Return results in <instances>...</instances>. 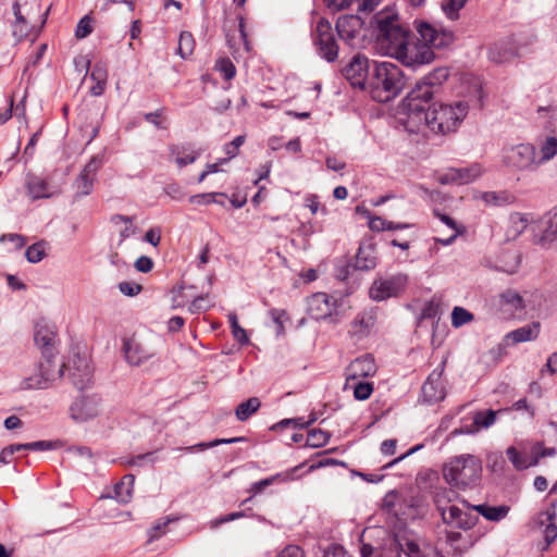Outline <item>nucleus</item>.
<instances>
[{
    "label": "nucleus",
    "instance_id": "obj_1",
    "mask_svg": "<svg viewBox=\"0 0 557 557\" xmlns=\"http://www.w3.org/2000/svg\"><path fill=\"white\" fill-rule=\"evenodd\" d=\"M371 24L376 29V50L410 67L431 63L435 59L432 48L447 47L455 39L451 30L420 22L417 24V32L421 42H413L410 29L392 9L376 13Z\"/></svg>",
    "mask_w": 557,
    "mask_h": 557
},
{
    "label": "nucleus",
    "instance_id": "obj_2",
    "mask_svg": "<svg viewBox=\"0 0 557 557\" xmlns=\"http://www.w3.org/2000/svg\"><path fill=\"white\" fill-rule=\"evenodd\" d=\"M469 106L465 101L453 104L429 103L418 104L417 110H403L400 122L410 133H419L429 127L437 134L455 132L467 116Z\"/></svg>",
    "mask_w": 557,
    "mask_h": 557
},
{
    "label": "nucleus",
    "instance_id": "obj_3",
    "mask_svg": "<svg viewBox=\"0 0 557 557\" xmlns=\"http://www.w3.org/2000/svg\"><path fill=\"white\" fill-rule=\"evenodd\" d=\"M407 84L403 70L392 62L372 63L368 86L373 100L388 102L396 98Z\"/></svg>",
    "mask_w": 557,
    "mask_h": 557
},
{
    "label": "nucleus",
    "instance_id": "obj_4",
    "mask_svg": "<svg viewBox=\"0 0 557 557\" xmlns=\"http://www.w3.org/2000/svg\"><path fill=\"white\" fill-rule=\"evenodd\" d=\"M445 481L457 488L467 490L476 486L482 475L481 460L470 454L450 458L444 466Z\"/></svg>",
    "mask_w": 557,
    "mask_h": 557
},
{
    "label": "nucleus",
    "instance_id": "obj_5",
    "mask_svg": "<svg viewBox=\"0 0 557 557\" xmlns=\"http://www.w3.org/2000/svg\"><path fill=\"white\" fill-rule=\"evenodd\" d=\"M36 345L41 350L42 361L38 366V375L35 377L36 383L54 382L62 377L63 364L55 363L53 360L55 355V332L48 325H36L35 336Z\"/></svg>",
    "mask_w": 557,
    "mask_h": 557
},
{
    "label": "nucleus",
    "instance_id": "obj_6",
    "mask_svg": "<svg viewBox=\"0 0 557 557\" xmlns=\"http://www.w3.org/2000/svg\"><path fill=\"white\" fill-rule=\"evenodd\" d=\"M448 78L446 67H437L417 82L414 88L403 101V110H417L418 104L429 103L438 91L442 84Z\"/></svg>",
    "mask_w": 557,
    "mask_h": 557
},
{
    "label": "nucleus",
    "instance_id": "obj_7",
    "mask_svg": "<svg viewBox=\"0 0 557 557\" xmlns=\"http://www.w3.org/2000/svg\"><path fill=\"white\" fill-rule=\"evenodd\" d=\"M454 492L451 490H444L435 495V505L441 513L442 520L445 524L453 528L469 530L476 524L478 517L471 512L472 507L468 503L463 502L467 509L459 508L456 505H449L450 495Z\"/></svg>",
    "mask_w": 557,
    "mask_h": 557
},
{
    "label": "nucleus",
    "instance_id": "obj_8",
    "mask_svg": "<svg viewBox=\"0 0 557 557\" xmlns=\"http://www.w3.org/2000/svg\"><path fill=\"white\" fill-rule=\"evenodd\" d=\"M101 407L100 395L95 393L90 385H81L70 405V417L76 423H84L97 418L101 412Z\"/></svg>",
    "mask_w": 557,
    "mask_h": 557
},
{
    "label": "nucleus",
    "instance_id": "obj_9",
    "mask_svg": "<svg viewBox=\"0 0 557 557\" xmlns=\"http://www.w3.org/2000/svg\"><path fill=\"white\" fill-rule=\"evenodd\" d=\"M502 162L508 170L513 172L534 171L540 166L536 148L529 143L504 147Z\"/></svg>",
    "mask_w": 557,
    "mask_h": 557
},
{
    "label": "nucleus",
    "instance_id": "obj_10",
    "mask_svg": "<svg viewBox=\"0 0 557 557\" xmlns=\"http://www.w3.org/2000/svg\"><path fill=\"white\" fill-rule=\"evenodd\" d=\"M312 41L318 54L325 61L332 63L338 57V44L332 24L329 20L321 17L313 32Z\"/></svg>",
    "mask_w": 557,
    "mask_h": 557
},
{
    "label": "nucleus",
    "instance_id": "obj_11",
    "mask_svg": "<svg viewBox=\"0 0 557 557\" xmlns=\"http://www.w3.org/2000/svg\"><path fill=\"white\" fill-rule=\"evenodd\" d=\"M406 284L407 276L404 274L375 280L369 290L370 298L383 301L391 297H397L405 289Z\"/></svg>",
    "mask_w": 557,
    "mask_h": 557
},
{
    "label": "nucleus",
    "instance_id": "obj_12",
    "mask_svg": "<svg viewBox=\"0 0 557 557\" xmlns=\"http://www.w3.org/2000/svg\"><path fill=\"white\" fill-rule=\"evenodd\" d=\"M404 537L386 534L379 546L363 543L360 547L361 557H401L404 553Z\"/></svg>",
    "mask_w": 557,
    "mask_h": 557
},
{
    "label": "nucleus",
    "instance_id": "obj_13",
    "mask_svg": "<svg viewBox=\"0 0 557 557\" xmlns=\"http://www.w3.org/2000/svg\"><path fill=\"white\" fill-rule=\"evenodd\" d=\"M372 66L369 59L362 54H356L343 69V74L355 87L364 88L368 84Z\"/></svg>",
    "mask_w": 557,
    "mask_h": 557
},
{
    "label": "nucleus",
    "instance_id": "obj_14",
    "mask_svg": "<svg viewBox=\"0 0 557 557\" xmlns=\"http://www.w3.org/2000/svg\"><path fill=\"white\" fill-rule=\"evenodd\" d=\"M123 351L126 361L131 366H140L151 359L157 350L156 348L144 342H139L136 338H127L123 342Z\"/></svg>",
    "mask_w": 557,
    "mask_h": 557
},
{
    "label": "nucleus",
    "instance_id": "obj_15",
    "mask_svg": "<svg viewBox=\"0 0 557 557\" xmlns=\"http://www.w3.org/2000/svg\"><path fill=\"white\" fill-rule=\"evenodd\" d=\"M307 311L312 319L323 320L336 313V301L325 293H315L307 299Z\"/></svg>",
    "mask_w": 557,
    "mask_h": 557
},
{
    "label": "nucleus",
    "instance_id": "obj_16",
    "mask_svg": "<svg viewBox=\"0 0 557 557\" xmlns=\"http://www.w3.org/2000/svg\"><path fill=\"white\" fill-rule=\"evenodd\" d=\"M376 372V364L371 355L356 358L346 369V383H364L366 379L372 377Z\"/></svg>",
    "mask_w": 557,
    "mask_h": 557
},
{
    "label": "nucleus",
    "instance_id": "obj_17",
    "mask_svg": "<svg viewBox=\"0 0 557 557\" xmlns=\"http://www.w3.org/2000/svg\"><path fill=\"white\" fill-rule=\"evenodd\" d=\"M363 22L357 15H344L336 22V32L342 40L355 47L361 37Z\"/></svg>",
    "mask_w": 557,
    "mask_h": 557
},
{
    "label": "nucleus",
    "instance_id": "obj_18",
    "mask_svg": "<svg viewBox=\"0 0 557 557\" xmlns=\"http://www.w3.org/2000/svg\"><path fill=\"white\" fill-rule=\"evenodd\" d=\"M25 187L33 200L52 198L61 193L59 186L51 185L47 178L32 173L26 176Z\"/></svg>",
    "mask_w": 557,
    "mask_h": 557
},
{
    "label": "nucleus",
    "instance_id": "obj_19",
    "mask_svg": "<svg viewBox=\"0 0 557 557\" xmlns=\"http://www.w3.org/2000/svg\"><path fill=\"white\" fill-rule=\"evenodd\" d=\"M483 172L484 169L480 163H472L465 168L450 169L444 176L441 177V182L443 184H470L476 178H479L483 174Z\"/></svg>",
    "mask_w": 557,
    "mask_h": 557
},
{
    "label": "nucleus",
    "instance_id": "obj_20",
    "mask_svg": "<svg viewBox=\"0 0 557 557\" xmlns=\"http://www.w3.org/2000/svg\"><path fill=\"white\" fill-rule=\"evenodd\" d=\"M508 409H504V411H507ZM499 412H503V410H484V411H476L473 413V421L469 425H462L459 430H455L454 433H461V434H474L478 433L482 429H488L492 426L495 421L496 417Z\"/></svg>",
    "mask_w": 557,
    "mask_h": 557
},
{
    "label": "nucleus",
    "instance_id": "obj_21",
    "mask_svg": "<svg viewBox=\"0 0 557 557\" xmlns=\"http://www.w3.org/2000/svg\"><path fill=\"white\" fill-rule=\"evenodd\" d=\"M537 243L544 248L557 249V208L544 215L543 231Z\"/></svg>",
    "mask_w": 557,
    "mask_h": 557
},
{
    "label": "nucleus",
    "instance_id": "obj_22",
    "mask_svg": "<svg viewBox=\"0 0 557 557\" xmlns=\"http://www.w3.org/2000/svg\"><path fill=\"white\" fill-rule=\"evenodd\" d=\"M92 377V367L85 355H75L70 366V379L73 383H88Z\"/></svg>",
    "mask_w": 557,
    "mask_h": 557
},
{
    "label": "nucleus",
    "instance_id": "obj_23",
    "mask_svg": "<svg viewBox=\"0 0 557 557\" xmlns=\"http://www.w3.org/2000/svg\"><path fill=\"white\" fill-rule=\"evenodd\" d=\"M375 322L376 315L373 310L363 311L351 322L349 334L357 339H362L369 335Z\"/></svg>",
    "mask_w": 557,
    "mask_h": 557
},
{
    "label": "nucleus",
    "instance_id": "obj_24",
    "mask_svg": "<svg viewBox=\"0 0 557 557\" xmlns=\"http://www.w3.org/2000/svg\"><path fill=\"white\" fill-rule=\"evenodd\" d=\"M517 55V47L511 39L497 41L488 48V59L495 63H505Z\"/></svg>",
    "mask_w": 557,
    "mask_h": 557
},
{
    "label": "nucleus",
    "instance_id": "obj_25",
    "mask_svg": "<svg viewBox=\"0 0 557 557\" xmlns=\"http://www.w3.org/2000/svg\"><path fill=\"white\" fill-rule=\"evenodd\" d=\"M404 554L407 557H442L431 543L404 537Z\"/></svg>",
    "mask_w": 557,
    "mask_h": 557
},
{
    "label": "nucleus",
    "instance_id": "obj_26",
    "mask_svg": "<svg viewBox=\"0 0 557 557\" xmlns=\"http://www.w3.org/2000/svg\"><path fill=\"white\" fill-rule=\"evenodd\" d=\"M169 152L180 169L194 163L200 156V151L194 150L189 144L170 145Z\"/></svg>",
    "mask_w": 557,
    "mask_h": 557
},
{
    "label": "nucleus",
    "instance_id": "obj_27",
    "mask_svg": "<svg viewBox=\"0 0 557 557\" xmlns=\"http://www.w3.org/2000/svg\"><path fill=\"white\" fill-rule=\"evenodd\" d=\"M556 509L553 504L546 511L541 512L537 518L540 527H544L543 534L547 545L557 539Z\"/></svg>",
    "mask_w": 557,
    "mask_h": 557
},
{
    "label": "nucleus",
    "instance_id": "obj_28",
    "mask_svg": "<svg viewBox=\"0 0 557 557\" xmlns=\"http://www.w3.org/2000/svg\"><path fill=\"white\" fill-rule=\"evenodd\" d=\"M541 330V323L534 321L530 324L523 325L517 330L509 332L506 335L508 341H511L512 344L534 341L539 337Z\"/></svg>",
    "mask_w": 557,
    "mask_h": 557
},
{
    "label": "nucleus",
    "instance_id": "obj_29",
    "mask_svg": "<svg viewBox=\"0 0 557 557\" xmlns=\"http://www.w3.org/2000/svg\"><path fill=\"white\" fill-rule=\"evenodd\" d=\"M509 506H490L487 504H480L472 506V510L482 515L486 520L498 522L505 519L509 512Z\"/></svg>",
    "mask_w": 557,
    "mask_h": 557
},
{
    "label": "nucleus",
    "instance_id": "obj_30",
    "mask_svg": "<svg viewBox=\"0 0 557 557\" xmlns=\"http://www.w3.org/2000/svg\"><path fill=\"white\" fill-rule=\"evenodd\" d=\"M376 265V257L372 245H361L356 256L355 268L361 271H369Z\"/></svg>",
    "mask_w": 557,
    "mask_h": 557
},
{
    "label": "nucleus",
    "instance_id": "obj_31",
    "mask_svg": "<svg viewBox=\"0 0 557 557\" xmlns=\"http://www.w3.org/2000/svg\"><path fill=\"white\" fill-rule=\"evenodd\" d=\"M135 478L133 474H127L115 484L114 495L112 496L119 503L126 504L131 500L133 494Z\"/></svg>",
    "mask_w": 557,
    "mask_h": 557
},
{
    "label": "nucleus",
    "instance_id": "obj_32",
    "mask_svg": "<svg viewBox=\"0 0 557 557\" xmlns=\"http://www.w3.org/2000/svg\"><path fill=\"white\" fill-rule=\"evenodd\" d=\"M446 396L444 385H422L420 400L426 405H435Z\"/></svg>",
    "mask_w": 557,
    "mask_h": 557
},
{
    "label": "nucleus",
    "instance_id": "obj_33",
    "mask_svg": "<svg viewBox=\"0 0 557 557\" xmlns=\"http://www.w3.org/2000/svg\"><path fill=\"white\" fill-rule=\"evenodd\" d=\"M530 222L528 214L519 212L511 213L509 216V227L507 230V237L510 239L517 238L524 232Z\"/></svg>",
    "mask_w": 557,
    "mask_h": 557
},
{
    "label": "nucleus",
    "instance_id": "obj_34",
    "mask_svg": "<svg viewBox=\"0 0 557 557\" xmlns=\"http://www.w3.org/2000/svg\"><path fill=\"white\" fill-rule=\"evenodd\" d=\"M480 198L484 203L491 206H506L516 201V197L507 190L485 191Z\"/></svg>",
    "mask_w": 557,
    "mask_h": 557
},
{
    "label": "nucleus",
    "instance_id": "obj_35",
    "mask_svg": "<svg viewBox=\"0 0 557 557\" xmlns=\"http://www.w3.org/2000/svg\"><path fill=\"white\" fill-rule=\"evenodd\" d=\"M260 406L261 401L258 397H250L236 407L235 416L238 421H247L253 413L259 410Z\"/></svg>",
    "mask_w": 557,
    "mask_h": 557
},
{
    "label": "nucleus",
    "instance_id": "obj_36",
    "mask_svg": "<svg viewBox=\"0 0 557 557\" xmlns=\"http://www.w3.org/2000/svg\"><path fill=\"white\" fill-rule=\"evenodd\" d=\"M506 455L516 470H524L529 467L536 466V460H531V456L528 457L517 450L516 447L510 446L506 449Z\"/></svg>",
    "mask_w": 557,
    "mask_h": 557
},
{
    "label": "nucleus",
    "instance_id": "obj_37",
    "mask_svg": "<svg viewBox=\"0 0 557 557\" xmlns=\"http://www.w3.org/2000/svg\"><path fill=\"white\" fill-rule=\"evenodd\" d=\"M292 475L289 473H277L270 478L260 480L258 482H255L250 485L248 492L256 495L261 492H263L268 486L278 483V482H285L290 480Z\"/></svg>",
    "mask_w": 557,
    "mask_h": 557
},
{
    "label": "nucleus",
    "instance_id": "obj_38",
    "mask_svg": "<svg viewBox=\"0 0 557 557\" xmlns=\"http://www.w3.org/2000/svg\"><path fill=\"white\" fill-rule=\"evenodd\" d=\"M94 186V178L88 176L87 174L81 172L77 178L73 183V188L75 190L74 198L78 199L81 197L87 196L91 193Z\"/></svg>",
    "mask_w": 557,
    "mask_h": 557
},
{
    "label": "nucleus",
    "instance_id": "obj_39",
    "mask_svg": "<svg viewBox=\"0 0 557 557\" xmlns=\"http://www.w3.org/2000/svg\"><path fill=\"white\" fill-rule=\"evenodd\" d=\"M434 214L440 219L441 222H443L453 231V234L447 238H435L437 243L448 246L457 238L458 234L460 233L458 225L456 221L447 214L441 213L437 210L434 211Z\"/></svg>",
    "mask_w": 557,
    "mask_h": 557
},
{
    "label": "nucleus",
    "instance_id": "obj_40",
    "mask_svg": "<svg viewBox=\"0 0 557 557\" xmlns=\"http://www.w3.org/2000/svg\"><path fill=\"white\" fill-rule=\"evenodd\" d=\"M111 222L113 224L124 223L125 226L120 231V242L122 244L125 239L135 234L136 227L133 225V218L123 215V214H114L111 218Z\"/></svg>",
    "mask_w": 557,
    "mask_h": 557
},
{
    "label": "nucleus",
    "instance_id": "obj_41",
    "mask_svg": "<svg viewBox=\"0 0 557 557\" xmlns=\"http://www.w3.org/2000/svg\"><path fill=\"white\" fill-rule=\"evenodd\" d=\"M541 157L537 158L539 164H543L555 156H557V138L556 137H547L543 145L541 146Z\"/></svg>",
    "mask_w": 557,
    "mask_h": 557
},
{
    "label": "nucleus",
    "instance_id": "obj_42",
    "mask_svg": "<svg viewBox=\"0 0 557 557\" xmlns=\"http://www.w3.org/2000/svg\"><path fill=\"white\" fill-rule=\"evenodd\" d=\"M46 245L45 240H40L27 247L25 251L27 261L30 263L40 262L47 256Z\"/></svg>",
    "mask_w": 557,
    "mask_h": 557
},
{
    "label": "nucleus",
    "instance_id": "obj_43",
    "mask_svg": "<svg viewBox=\"0 0 557 557\" xmlns=\"http://www.w3.org/2000/svg\"><path fill=\"white\" fill-rule=\"evenodd\" d=\"M195 48V40L190 33L182 32L178 39V54L185 59L189 57Z\"/></svg>",
    "mask_w": 557,
    "mask_h": 557
},
{
    "label": "nucleus",
    "instance_id": "obj_44",
    "mask_svg": "<svg viewBox=\"0 0 557 557\" xmlns=\"http://www.w3.org/2000/svg\"><path fill=\"white\" fill-rule=\"evenodd\" d=\"M330 440V434L321 429H314L308 432L307 445L313 448L324 446Z\"/></svg>",
    "mask_w": 557,
    "mask_h": 557
},
{
    "label": "nucleus",
    "instance_id": "obj_45",
    "mask_svg": "<svg viewBox=\"0 0 557 557\" xmlns=\"http://www.w3.org/2000/svg\"><path fill=\"white\" fill-rule=\"evenodd\" d=\"M473 314L462 307H455L451 311V325L454 327H460L473 321Z\"/></svg>",
    "mask_w": 557,
    "mask_h": 557
},
{
    "label": "nucleus",
    "instance_id": "obj_46",
    "mask_svg": "<svg viewBox=\"0 0 557 557\" xmlns=\"http://www.w3.org/2000/svg\"><path fill=\"white\" fill-rule=\"evenodd\" d=\"M504 356V348L498 345L491 348L488 351L482 354L480 360L486 367H492L497 364Z\"/></svg>",
    "mask_w": 557,
    "mask_h": 557
},
{
    "label": "nucleus",
    "instance_id": "obj_47",
    "mask_svg": "<svg viewBox=\"0 0 557 557\" xmlns=\"http://www.w3.org/2000/svg\"><path fill=\"white\" fill-rule=\"evenodd\" d=\"M215 70L219 71L221 73V75L223 76V78L226 81H231L232 78H234V76L236 74L235 65L227 58L220 59L216 62Z\"/></svg>",
    "mask_w": 557,
    "mask_h": 557
},
{
    "label": "nucleus",
    "instance_id": "obj_48",
    "mask_svg": "<svg viewBox=\"0 0 557 557\" xmlns=\"http://www.w3.org/2000/svg\"><path fill=\"white\" fill-rule=\"evenodd\" d=\"M243 441H245L244 437L218 438V440H213V441L208 442V443H199L197 445H194V446H190V447H186L185 449L188 450V451H193L196 448L203 450V449H207V448L215 447L218 445L238 443V442H243Z\"/></svg>",
    "mask_w": 557,
    "mask_h": 557
},
{
    "label": "nucleus",
    "instance_id": "obj_49",
    "mask_svg": "<svg viewBox=\"0 0 557 557\" xmlns=\"http://www.w3.org/2000/svg\"><path fill=\"white\" fill-rule=\"evenodd\" d=\"M228 320L231 323L232 334L234 338L242 345L247 344L249 341L248 336L246 334V331L238 324L236 314H230Z\"/></svg>",
    "mask_w": 557,
    "mask_h": 557
},
{
    "label": "nucleus",
    "instance_id": "obj_50",
    "mask_svg": "<svg viewBox=\"0 0 557 557\" xmlns=\"http://www.w3.org/2000/svg\"><path fill=\"white\" fill-rule=\"evenodd\" d=\"M225 194L223 193H205V194H198L193 195L189 197V202L193 205H203V203H220L223 205V202H220L216 200V197H224Z\"/></svg>",
    "mask_w": 557,
    "mask_h": 557
},
{
    "label": "nucleus",
    "instance_id": "obj_51",
    "mask_svg": "<svg viewBox=\"0 0 557 557\" xmlns=\"http://www.w3.org/2000/svg\"><path fill=\"white\" fill-rule=\"evenodd\" d=\"M466 2L467 0H445L442 8L450 20H455L458 17V12L465 7Z\"/></svg>",
    "mask_w": 557,
    "mask_h": 557
},
{
    "label": "nucleus",
    "instance_id": "obj_52",
    "mask_svg": "<svg viewBox=\"0 0 557 557\" xmlns=\"http://www.w3.org/2000/svg\"><path fill=\"white\" fill-rule=\"evenodd\" d=\"M91 32H92V18L89 15H85L83 18L79 20V22L76 26L75 36L78 39H83V38H86L87 36H89L91 34Z\"/></svg>",
    "mask_w": 557,
    "mask_h": 557
},
{
    "label": "nucleus",
    "instance_id": "obj_53",
    "mask_svg": "<svg viewBox=\"0 0 557 557\" xmlns=\"http://www.w3.org/2000/svg\"><path fill=\"white\" fill-rule=\"evenodd\" d=\"M555 453V448H545L541 442H537L531 448V460H536L537 465L541 458L554 456Z\"/></svg>",
    "mask_w": 557,
    "mask_h": 557
},
{
    "label": "nucleus",
    "instance_id": "obj_54",
    "mask_svg": "<svg viewBox=\"0 0 557 557\" xmlns=\"http://www.w3.org/2000/svg\"><path fill=\"white\" fill-rule=\"evenodd\" d=\"M502 299L505 304L511 305L515 309H522L524 307L522 297L515 290L504 292Z\"/></svg>",
    "mask_w": 557,
    "mask_h": 557
},
{
    "label": "nucleus",
    "instance_id": "obj_55",
    "mask_svg": "<svg viewBox=\"0 0 557 557\" xmlns=\"http://www.w3.org/2000/svg\"><path fill=\"white\" fill-rule=\"evenodd\" d=\"M119 290L128 297H134L138 295L143 290V286L140 284H137L135 282H121L117 285Z\"/></svg>",
    "mask_w": 557,
    "mask_h": 557
},
{
    "label": "nucleus",
    "instance_id": "obj_56",
    "mask_svg": "<svg viewBox=\"0 0 557 557\" xmlns=\"http://www.w3.org/2000/svg\"><path fill=\"white\" fill-rule=\"evenodd\" d=\"M350 385H344L347 389ZM354 387V396L357 400H366L373 393V385H351Z\"/></svg>",
    "mask_w": 557,
    "mask_h": 557
},
{
    "label": "nucleus",
    "instance_id": "obj_57",
    "mask_svg": "<svg viewBox=\"0 0 557 557\" xmlns=\"http://www.w3.org/2000/svg\"><path fill=\"white\" fill-rule=\"evenodd\" d=\"M207 295L196 297L189 305L188 311L190 313H199L202 311H207L211 307L207 300Z\"/></svg>",
    "mask_w": 557,
    "mask_h": 557
},
{
    "label": "nucleus",
    "instance_id": "obj_58",
    "mask_svg": "<svg viewBox=\"0 0 557 557\" xmlns=\"http://www.w3.org/2000/svg\"><path fill=\"white\" fill-rule=\"evenodd\" d=\"M243 517H245V512L244 511L232 512V513L222 516V517H220L218 519H214V520L210 521V529H216V528H219L223 523L231 522V521L237 520V519L243 518Z\"/></svg>",
    "mask_w": 557,
    "mask_h": 557
},
{
    "label": "nucleus",
    "instance_id": "obj_59",
    "mask_svg": "<svg viewBox=\"0 0 557 557\" xmlns=\"http://www.w3.org/2000/svg\"><path fill=\"white\" fill-rule=\"evenodd\" d=\"M102 165V158L100 156H94L90 161L85 165V168L83 169V173L87 174L88 176H91L92 178H95V175L97 173V171L101 168Z\"/></svg>",
    "mask_w": 557,
    "mask_h": 557
},
{
    "label": "nucleus",
    "instance_id": "obj_60",
    "mask_svg": "<svg viewBox=\"0 0 557 557\" xmlns=\"http://www.w3.org/2000/svg\"><path fill=\"white\" fill-rule=\"evenodd\" d=\"M90 77L94 82L107 83L108 72H107L104 64L96 63L90 73Z\"/></svg>",
    "mask_w": 557,
    "mask_h": 557
},
{
    "label": "nucleus",
    "instance_id": "obj_61",
    "mask_svg": "<svg viewBox=\"0 0 557 557\" xmlns=\"http://www.w3.org/2000/svg\"><path fill=\"white\" fill-rule=\"evenodd\" d=\"M270 315L273 322L276 324V333L280 335L284 332V318L286 317V312L280 309L270 310Z\"/></svg>",
    "mask_w": 557,
    "mask_h": 557
},
{
    "label": "nucleus",
    "instance_id": "obj_62",
    "mask_svg": "<svg viewBox=\"0 0 557 557\" xmlns=\"http://www.w3.org/2000/svg\"><path fill=\"white\" fill-rule=\"evenodd\" d=\"M135 269L141 273H148L152 270L153 261L151 258L141 256L135 261Z\"/></svg>",
    "mask_w": 557,
    "mask_h": 557
},
{
    "label": "nucleus",
    "instance_id": "obj_63",
    "mask_svg": "<svg viewBox=\"0 0 557 557\" xmlns=\"http://www.w3.org/2000/svg\"><path fill=\"white\" fill-rule=\"evenodd\" d=\"M545 372H548L552 375H557V351L553 352L545 363V366L541 369L542 375Z\"/></svg>",
    "mask_w": 557,
    "mask_h": 557
},
{
    "label": "nucleus",
    "instance_id": "obj_64",
    "mask_svg": "<svg viewBox=\"0 0 557 557\" xmlns=\"http://www.w3.org/2000/svg\"><path fill=\"white\" fill-rule=\"evenodd\" d=\"M277 557H305L304 550L297 545L285 547Z\"/></svg>",
    "mask_w": 557,
    "mask_h": 557
}]
</instances>
